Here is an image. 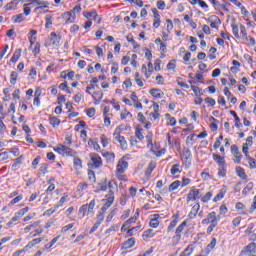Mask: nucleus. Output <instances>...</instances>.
I'll return each instance as SVG.
<instances>
[{
  "mask_svg": "<svg viewBox=\"0 0 256 256\" xmlns=\"http://www.w3.org/2000/svg\"><path fill=\"white\" fill-rule=\"evenodd\" d=\"M152 13L154 15V21H161V15L159 14V11H157V8H153Z\"/></svg>",
  "mask_w": 256,
  "mask_h": 256,
  "instance_id": "obj_50",
  "label": "nucleus"
},
{
  "mask_svg": "<svg viewBox=\"0 0 256 256\" xmlns=\"http://www.w3.org/2000/svg\"><path fill=\"white\" fill-rule=\"evenodd\" d=\"M121 131L122 128L121 126H118L115 131H114V138L116 139V141H118V143L121 146V149H127V140H125L124 136H121Z\"/></svg>",
  "mask_w": 256,
  "mask_h": 256,
  "instance_id": "obj_3",
  "label": "nucleus"
},
{
  "mask_svg": "<svg viewBox=\"0 0 256 256\" xmlns=\"http://www.w3.org/2000/svg\"><path fill=\"white\" fill-rule=\"evenodd\" d=\"M230 114L234 117L236 123H235V127H242L243 124H241V119L239 118V116H237V112L231 110Z\"/></svg>",
  "mask_w": 256,
  "mask_h": 256,
  "instance_id": "obj_27",
  "label": "nucleus"
},
{
  "mask_svg": "<svg viewBox=\"0 0 256 256\" xmlns=\"http://www.w3.org/2000/svg\"><path fill=\"white\" fill-rule=\"evenodd\" d=\"M79 215H81L82 217H86V215H89V208L87 204H84L80 207L79 209Z\"/></svg>",
  "mask_w": 256,
  "mask_h": 256,
  "instance_id": "obj_18",
  "label": "nucleus"
},
{
  "mask_svg": "<svg viewBox=\"0 0 256 256\" xmlns=\"http://www.w3.org/2000/svg\"><path fill=\"white\" fill-rule=\"evenodd\" d=\"M191 89L193 93L196 95V97H201V88L197 86H191Z\"/></svg>",
  "mask_w": 256,
  "mask_h": 256,
  "instance_id": "obj_52",
  "label": "nucleus"
},
{
  "mask_svg": "<svg viewBox=\"0 0 256 256\" xmlns=\"http://www.w3.org/2000/svg\"><path fill=\"white\" fill-rule=\"evenodd\" d=\"M17 1H19V0H13V1H11L10 3H8V4L5 6L6 11H11V10H13V9H16V7H17Z\"/></svg>",
  "mask_w": 256,
  "mask_h": 256,
  "instance_id": "obj_31",
  "label": "nucleus"
},
{
  "mask_svg": "<svg viewBox=\"0 0 256 256\" xmlns=\"http://www.w3.org/2000/svg\"><path fill=\"white\" fill-rule=\"evenodd\" d=\"M74 167H75L76 171H79V169L83 168V163L81 162V159L74 158Z\"/></svg>",
  "mask_w": 256,
  "mask_h": 256,
  "instance_id": "obj_37",
  "label": "nucleus"
},
{
  "mask_svg": "<svg viewBox=\"0 0 256 256\" xmlns=\"http://www.w3.org/2000/svg\"><path fill=\"white\" fill-rule=\"evenodd\" d=\"M155 236V234L153 233V229H148V230H146L144 233H143V235H142V237L144 238V239H151L152 237H154Z\"/></svg>",
  "mask_w": 256,
  "mask_h": 256,
  "instance_id": "obj_33",
  "label": "nucleus"
},
{
  "mask_svg": "<svg viewBox=\"0 0 256 256\" xmlns=\"http://www.w3.org/2000/svg\"><path fill=\"white\" fill-rule=\"evenodd\" d=\"M19 57H21V49L16 50L13 54L11 58L12 63H17V61H19Z\"/></svg>",
  "mask_w": 256,
  "mask_h": 256,
  "instance_id": "obj_35",
  "label": "nucleus"
},
{
  "mask_svg": "<svg viewBox=\"0 0 256 256\" xmlns=\"http://www.w3.org/2000/svg\"><path fill=\"white\" fill-rule=\"evenodd\" d=\"M180 241H181V234L175 233V235L172 237L173 245H179Z\"/></svg>",
  "mask_w": 256,
  "mask_h": 256,
  "instance_id": "obj_43",
  "label": "nucleus"
},
{
  "mask_svg": "<svg viewBox=\"0 0 256 256\" xmlns=\"http://www.w3.org/2000/svg\"><path fill=\"white\" fill-rule=\"evenodd\" d=\"M175 67H176V65H175V60H171L169 63H168V65H167V69L168 70H174L175 69Z\"/></svg>",
  "mask_w": 256,
  "mask_h": 256,
  "instance_id": "obj_64",
  "label": "nucleus"
},
{
  "mask_svg": "<svg viewBox=\"0 0 256 256\" xmlns=\"http://www.w3.org/2000/svg\"><path fill=\"white\" fill-rule=\"evenodd\" d=\"M211 197H213V193L207 192L201 199L203 203H208L211 200Z\"/></svg>",
  "mask_w": 256,
  "mask_h": 256,
  "instance_id": "obj_44",
  "label": "nucleus"
},
{
  "mask_svg": "<svg viewBox=\"0 0 256 256\" xmlns=\"http://www.w3.org/2000/svg\"><path fill=\"white\" fill-rule=\"evenodd\" d=\"M14 23H21L22 21H25V17L23 16V14H18L14 17H12Z\"/></svg>",
  "mask_w": 256,
  "mask_h": 256,
  "instance_id": "obj_42",
  "label": "nucleus"
},
{
  "mask_svg": "<svg viewBox=\"0 0 256 256\" xmlns=\"http://www.w3.org/2000/svg\"><path fill=\"white\" fill-rule=\"evenodd\" d=\"M20 201H23V196H17L15 197L11 202L10 205H17V203H19Z\"/></svg>",
  "mask_w": 256,
  "mask_h": 256,
  "instance_id": "obj_58",
  "label": "nucleus"
},
{
  "mask_svg": "<svg viewBox=\"0 0 256 256\" xmlns=\"http://www.w3.org/2000/svg\"><path fill=\"white\" fill-rule=\"evenodd\" d=\"M115 201V196L110 195L107 196V202L103 205L100 213H102L104 215L105 211H107V209H109V207H111V205H113V202Z\"/></svg>",
  "mask_w": 256,
  "mask_h": 256,
  "instance_id": "obj_13",
  "label": "nucleus"
},
{
  "mask_svg": "<svg viewBox=\"0 0 256 256\" xmlns=\"http://www.w3.org/2000/svg\"><path fill=\"white\" fill-rule=\"evenodd\" d=\"M215 245H217V239L213 238L211 243L207 245L204 251L208 252V254L211 253L212 249H215Z\"/></svg>",
  "mask_w": 256,
  "mask_h": 256,
  "instance_id": "obj_23",
  "label": "nucleus"
},
{
  "mask_svg": "<svg viewBox=\"0 0 256 256\" xmlns=\"http://www.w3.org/2000/svg\"><path fill=\"white\" fill-rule=\"evenodd\" d=\"M236 172H237L238 177L245 179V170L243 168L237 167Z\"/></svg>",
  "mask_w": 256,
  "mask_h": 256,
  "instance_id": "obj_51",
  "label": "nucleus"
},
{
  "mask_svg": "<svg viewBox=\"0 0 256 256\" xmlns=\"http://www.w3.org/2000/svg\"><path fill=\"white\" fill-rule=\"evenodd\" d=\"M126 39H127V41H128L129 43H132L134 49H137V47H139V45L137 44V42L135 41V39H133V36L128 35V36L126 37Z\"/></svg>",
  "mask_w": 256,
  "mask_h": 256,
  "instance_id": "obj_49",
  "label": "nucleus"
},
{
  "mask_svg": "<svg viewBox=\"0 0 256 256\" xmlns=\"http://www.w3.org/2000/svg\"><path fill=\"white\" fill-rule=\"evenodd\" d=\"M135 245V238H130L123 243V249H131Z\"/></svg>",
  "mask_w": 256,
  "mask_h": 256,
  "instance_id": "obj_20",
  "label": "nucleus"
},
{
  "mask_svg": "<svg viewBox=\"0 0 256 256\" xmlns=\"http://www.w3.org/2000/svg\"><path fill=\"white\" fill-rule=\"evenodd\" d=\"M54 151L60 155H67L68 157H75L77 152L63 144H60L58 147L54 148Z\"/></svg>",
  "mask_w": 256,
  "mask_h": 256,
  "instance_id": "obj_2",
  "label": "nucleus"
},
{
  "mask_svg": "<svg viewBox=\"0 0 256 256\" xmlns=\"http://www.w3.org/2000/svg\"><path fill=\"white\" fill-rule=\"evenodd\" d=\"M141 131H142L141 128L138 127V128H136V132H135L137 139H139L140 141H142V139L145 138Z\"/></svg>",
  "mask_w": 256,
  "mask_h": 256,
  "instance_id": "obj_53",
  "label": "nucleus"
},
{
  "mask_svg": "<svg viewBox=\"0 0 256 256\" xmlns=\"http://www.w3.org/2000/svg\"><path fill=\"white\" fill-rule=\"evenodd\" d=\"M86 115L88 117H94L95 116V108H90L86 111Z\"/></svg>",
  "mask_w": 256,
  "mask_h": 256,
  "instance_id": "obj_63",
  "label": "nucleus"
},
{
  "mask_svg": "<svg viewBox=\"0 0 256 256\" xmlns=\"http://www.w3.org/2000/svg\"><path fill=\"white\" fill-rule=\"evenodd\" d=\"M129 167V162L125 161L123 158L118 161V164L116 166V177L120 181H127V178L125 177L124 173L127 171V168Z\"/></svg>",
  "mask_w": 256,
  "mask_h": 256,
  "instance_id": "obj_1",
  "label": "nucleus"
},
{
  "mask_svg": "<svg viewBox=\"0 0 256 256\" xmlns=\"http://www.w3.org/2000/svg\"><path fill=\"white\" fill-rule=\"evenodd\" d=\"M50 35L52 39V44L57 47L61 41V36H58L55 32H52Z\"/></svg>",
  "mask_w": 256,
  "mask_h": 256,
  "instance_id": "obj_19",
  "label": "nucleus"
},
{
  "mask_svg": "<svg viewBox=\"0 0 256 256\" xmlns=\"http://www.w3.org/2000/svg\"><path fill=\"white\" fill-rule=\"evenodd\" d=\"M41 221H36L31 225H28L24 228V233H29V231H31V229H37V227H39Z\"/></svg>",
  "mask_w": 256,
  "mask_h": 256,
  "instance_id": "obj_25",
  "label": "nucleus"
},
{
  "mask_svg": "<svg viewBox=\"0 0 256 256\" xmlns=\"http://www.w3.org/2000/svg\"><path fill=\"white\" fill-rule=\"evenodd\" d=\"M253 190V182L248 183V185L243 189V195H247L250 191Z\"/></svg>",
  "mask_w": 256,
  "mask_h": 256,
  "instance_id": "obj_47",
  "label": "nucleus"
},
{
  "mask_svg": "<svg viewBox=\"0 0 256 256\" xmlns=\"http://www.w3.org/2000/svg\"><path fill=\"white\" fill-rule=\"evenodd\" d=\"M248 163L250 165V169H255V167H256V160L255 159L249 158Z\"/></svg>",
  "mask_w": 256,
  "mask_h": 256,
  "instance_id": "obj_62",
  "label": "nucleus"
},
{
  "mask_svg": "<svg viewBox=\"0 0 256 256\" xmlns=\"http://www.w3.org/2000/svg\"><path fill=\"white\" fill-rule=\"evenodd\" d=\"M63 19L65 21V23L69 24V23H74L75 19H77V16L75 15V12H66L63 14Z\"/></svg>",
  "mask_w": 256,
  "mask_h": 256,
  "instance_id": "obj_11",
  "label": "nucleus"
},
{
  "mask_svg": "<svg viewBox=\"0 0 256 256\" xmlns=\"http://www.w3.org/2000/svg\"><path fill=\"white\" fill-rule=\"evenodd\" d=\"M231 27L233 35L236 37V39H239V26H237L236 23H232Z\"/></svg>",
  "mask_w": 256,
  "mask_h": 256,
  "instance_id": "obj_36",
  "label": "nucleus"
},
{
  "mask_svg": "<svg viewBox=\"0 0 256 256\" xmlns=\"http://www.w3.org/2000/svg\"><path fill=\"white\" fill-rule=\"evenodd\" d=\"M93 209H95V200H92L88 205V213H93Z\"/></svg>",
  "mask_w": 256,
  "mask_h": 256,
  "instance_id": "obj_61",
  "label": "nucleus"
},
{
  "mask_svg": "<svg viewBox=\"0 0 256 256\" xmlns=\"http://www.w3.org/2000/svg\"><path fill=\"white\" fill-rule=\"evenodd\" d=\"M100 139L103 147H107V145H109V139H107V136L101 135Z\"/></svg>",
  "mask_w": 256,
  "mask_h": 256,
  "instance_id": "obj_54",
  "label": "nucleus"
},
{
  "mask_svg": "<svg viewBox=\"0 0 256 256\" xmlns=\"http://www.w3.org/2000/svg\"><path fill=\"white\" fill-rule=\"evenodd\" d=\"M193 253V247L188 246L181 254L180 256H191Z\"/></svg>",
  "mask_w": 256,
  "mask_h": 256,
  "instance_id": "obj_41",
  "label": "nucleus"
},
{
  "mask_svg": "<svg viewBox=\"0 0 256 256\" xmlns=\"http://www.w3.org/2000/svg\"><path fill=\"white\" fill-rule=\"evenodd\" d=\"M225 193H227V186H223L220 192L215 196L213 199L214 203H217V201H221L225 197Z\"/></svg>",
  "mask_w": 256,
  "mask_h": 256,
  "instance_id": "obj_14",
  "label": "nucleus"
},
{
  "mask_svg": "<svg viewBox=\"0 0 256 256\" xmlns=\"http://www.w3.org/2000/svg\"><path fill=\"white\" fill-rule=\"evenodd\" d=\"M104 220H105V216L103 215V213H99L97 215V220H96L95 224L93 225V227L90 230V234L95 233V231H97V229H99V225H101Z\"/></svg>",
  "mask_w": 256,
  "mask_h": 256,
  "instance_id": "obj_8",
  "label": "nucleus"
},
{
  "mask_svg": "<svg viewBox=\"0 0 256 256\" xmlns=\"http://www.w3.org/2000/svg\"><path fill=\"white\" fill-rule=\"evenodd\" d=\"M141 229V225L133 227L127 231V237H133V233L139 231Z\"/></svg>",
  "mask_w": 256,
  "mask_h": 256,
  "instance_id": "obj_39",
  "label": "nucleus"
},
{
  "mask_svg": "<svg viewBox=\"0 0 256 256\" xmlns=\"http://www.w3.org/2000/svg\"><path fill=\"white\" fill-rule=\"evenodd\" d=\"M37 5L40 6L35 8V13L41 11V9H47V7L49 6V2H37Z\"/></svg>",
  "mask_w": 256,
  "mask_h": 256,
  "instance_id": "obj_30",
  "label": "nucleus"
},
{
  "mask_svg": "<svg viewBox=\"0 0 256 256\" xmlns=\"http://www.w3.org/2000/svg\"><path fill=\"white\" fill-rule=\"evenodd\" d=\"M108 188L110 191V194L107 195V197H113V191H115V189H117V183H115V181L111 180L108 184Z\"/></svg>",
  "mask_w": 256,
  "mask_h": 256,
  "instance_id": "obj_24",
  "label": "nucleus"
},
{
  "mask_svg": "<svg viewBox=\"0 0 256 256\" xmlns=\"http://www.w3.org/2000/svg\"><path fill=\"white\" fill-rule=\"evenodd\" d=\"M43 241V238H36L33 239L32 241H30L26 247H28L29 249H33V247H35V245H39V243H41Z\"/></svg>",
  "mask_w": 256,
  "mask_h": 256,
  "instance_id": "obj_22",
  "label": "nucleus"
},
{
  "mask_svg": "<svg viewBox=\"0 0 256 256\" xmlns=\"http://www.w3.org/2000/svg\"><path fill=\"white\" fill-rule=\"evenodd\" d=\"M209 223L217 224V214L215 212H211L208 214V217L202 220L203 225H207Z\"/></svg>",
  "mask_w": 256,
  "mask_h": 256,
  "instance_id": "obj_9",
  "label": "nucleus"
},
{
  "mask_svg": "<svg viewBox=\"0 0 256 256\" xmlns=\"http://www.w3.org/2000/svg\"><path fill=\"white\" fill-rule=\"evenodd\" d=\"M199 209H201V206L199 205V203L195 204L192 207L189 217H195L197 215V213H199Z\"/></svg>",
  "mask_w": 256,
  "mask_h": 256,
  "instance_id": "obj_29",
  "label": "nucleus"
},
{
  "mask_svg": "<svg viewBox=\"0 0 256 256\" xmlns=\"http://www.w3.org/2000/svg\"><path fill=\"white\" fill-rule=\"evenodd\" d=\"M88 145L90 147H93L96 151H99V149H101V146H99V143H97V141H95L93 139L88 140Z\"/></svg>",
  "mask_w": 256,
  "mask_h": 256,
  "instance_id": "obj_32",
  "label": "nucleus"
},
{
  "mask_svg": "<svg viewBox=\"0 0 256 256\" xmlns=\"http://www.w3.org/2000/svg\"><path fill=\"white\" fill-rule=\"evenodd\" d=\"M150 95H152V97H155L156 99H161V97H163L164 93L160 89H151Z\"/></svg>",
  "mask_w": 256,
  "mask_h": 256,
  "instance_id": "obj_16",
  "label": "nucleus"
},
{
  "mask_svg": "<svg viewBox=\"0 0 256 256\" xmlns=\"http://www.w3.org/2000/svg\"><path fill=\"white\" fill-rule=\"evenodd\" d=\"M155 167H157V163L151 161L146 169V175L149 177L151 173L155 170Z\"/></svg>",
  "mask_w": 256,
  "mask_h": 256,
  "instance_id": "obj_21",
  "label": "nucleus"
},
{
  "mask_svg": "<svg viewBox=\"0 0 256 256\" xmlns=\"http://www.w3.org/2000/svg\"><path fill=\"white\" fill-rule=\"evenodd\" d=\"M49 123L50 125H52L53 127L59 125L61 123V120H59L58 118H55V117H51L49 119Z\"/></svg>",
  "mask_w": 256,
  "mask_h": 256,
  "instance_id": "obj_48",
  "label": "nucleus"
},
{
  "mask_svg": "<svg viewBox=\"0 0 256 256\" xmlns=\"http://www.w3.org/2000/svg\"><path fill=\"white\" fill-rule=\"evenodd\" d=\"M187 227V221L182 222L177 228L175 233H178L181 235V233H183V231L185 230V228Z\"/></svg>",
  "mask_w": 256,
  "mask_h": 256,
  "instance_id": "obj_34",
  "label": "nucleus"
},
{
  "mask_svg": "<svg viewBox=\"0 0 256 256\" xmlns=\"http://www.w3.org/2000/svg\"><path fill=\"white\" fill-rule=\"evenodd\" d=\"M19 77V74L15 71H13L10 75V83L12 85H15V83H17V78Z\"/></svg>",
  "mask_w": 256,
  "mask_h": 256,
  "instance_id": "obj_38",
  "label": "nucleus"
},
{
  "mask_svg": "<svg viewBox=\"0 0 256 256\" xmlns=\"http://www.w3.org/2000/svg\"><path fill=\"white\" fill-rule=\"evenodd\" d=\"M69 195L65 194L63 195V197L59 200L58 204H56L54 206V209H59V207H63L65 201H67Z\"/></svg>",
  "mask_w": 256,
  "mask_h": 256,
  "instance_id": "obj_28",
  "label": "nucleus"
},
{
  "mask_svg": "<svg viewBox=\"0 0 256 256\" xmlns=\"http://www.w3.org/2000/svg\"><path fill=\"white\" fill-rule=\"evenodd\" d=\"M19 219H21V218L15 214V216L12 217V219L7 223V227H11V225L16 223V221H19Z\"/></svg>",
  "mask_w": 256,
  "mask_h": 256,
  "instance_id": "obj_55",
  "label": "nucleus"
},
{
  "mask_svg": "<svg viewBox=\"0 0 256 256\" xmlns=\"http://www.w3.org/2000/svg\"><path fill=\"white\" fill-rule=\"evenodd\" d=\"M256 253V243H250L244 250L241 251L240 256H250Z\"/></svg>",
  "mask_w": 256,
  "mask_h": 256,
  "instance_id": "obj_6",
  "label": "nucleus"
},
{
  "mask_svg": "<svg viewBox=\"0 0 256 256\" xmlns=\"http://www.w3.org/2000/svg\"><path fill=\"white\" fill-rule=\"evenodd\" d=\"M45 19H46V28L48 29V27H51V25H53V21H51L53 19V16L47 15Z\"/></svg>",
  "mask_w": 256,
  "mask_h": 256,
  "instance_id": "obj_56",
  "label": "nucleus"
},
{
  "mask_svg": "<svg viewBox=\"0 0 256 256\" xmlns=\"http://www.w3.org/2000/svg\"><path fill=\"white\" fill-rule=\"evenodd\" d=\"M29 41H30V49H32V52L34 53V55H37L41 51L40 50L41 44H39V42H35L37 41V37L30 36Z\"/></svg>",
  "mask_w": 256,
  "mask_h": 256,
  "instance_id": "obj_5",
  "label": "nucleus"
},
{
  "mask_svg": "<svg viewBox=\"0 0 256 256\" xmlns=\"http://www.w3.org/2000/svg\"><path fill=\"white\" fill-rule=\"evenodd\" d=\"M175 227H177V220H172L168 226V231H173V229H175Z\"/></svg>",
  "mask_w": 256,
  "mask_h": 256,
  "instance_id": "obj_59",
  "label": "nucleus"
},
{
  "mask_svg": "<svg viewBox=\"0 0 256 256\" xmlns=\"http://www.w3.org/2000/svg\"><path fill=\"white\" fill-rule=\"evenodd\" d=\"M28 250H29L28 246H25L22 250L16 251L12 256H19L23 253H27Z\"/></svg>",
  "mask_w": 256,
  "mask_h": 256,
  "instance_id": "obj_57",
  "label": "nucleus"
},
{
  "mask_svg": "<svg viewBox=\"0 0 256 256\" xmlns=\"http://www.w3.org/2000/svg\"><path fill=\"white\" fill-rule=\"evenodd\" d=\"M213 159L218 163L219 167H225L227 165L225 158L219 154H213Z\"/></svg>",
  "mask_w": 256,
  "mask_h": 256,
  "instance_id": "obj_15",
  "label": "nucleus"
},
{
  "mask_svg": "<svg viewBox=\"0 0 256 256\" xmlns=\"http://www.w3.org/2000/svg\"><path fill=\"white\" fill-rule=\"evenodd\" d=\"M197 199H201V192L199 189L192 187L187 195L186 201L187 203H191V201H197Z\"/></svg>",
  "mask_w": 256,
  "mask_h": 256,
  "instance_id": "obj_4",
  "label": "nucleus"
},
{
  "mask_svg": "<svg viewBox=\"0 0 256 256\" xmlns=\"http://www.w3.org/2000/svg\"><path fill=\"white\" fill-rule=\"evenodd\" d=\"M24 15H31V7H29V4H24Z\"/></svg>",
  "mask_w": 256,
  "mask_h": 256,
  "instance_id": "obj_60",
  "label": "nucleus"
},
{
  "mask_svg": "<svg viewBox=\"0 0 256 256\" xmlns=\"http://www.w3.org/2000/svg\"><path fill=\"white\" fill-rule=\"evenodd\" d=\"M181 185V181L176 180L173 183L170 184L168 191L171 193V191H176V189H179Z\"/></svg>",
  "mask_w": 256,
  "mask_h": 256,
  "instance_id": "obj_26",
  "label": "nucleus"
},
{
  "mask_svg": "<svg viewBox=\"0 0 256 256\" xmlns=\"http://www.w3.org/2000/svg\"><path fill=\"white\" fill-rule=\"evenodd\" d=\"M208 21H209L210 27L212 29H219V25H221V19H219V17H217V16H210Z\"/></svg>",
  "mask_w": 256,
  "mask_h": 256,
  "instance_id": "obj_10",
  "label": "nucleus"
},
{
  "mask_svg": "<svg viewBox=\"0 0 256 256\" xmlns=\"http://www.w3.org/2000/svg\"><path fill=\"white\" fill-rule=\"evenodd\" d=\"M180 165L174 164L171 168V175H177V173H181V170H179Z\"/></svg>",
  "mask_w": 256,
  "mask_h": 256,
  "instance_id": "obj_45",
  "label": "nucleus"
},
{
  "mask_svg": "<svg viewBox=\"0 0 256 256\" xmlns=\"http://www.w3.org/2000/svg\"><path fill=\"white\" fill-rule=\"evenodd\" d=\"M155 218L150 220V227L157 229L159 227V214L154 215Z\"/></svg>",
  "mask_w": 256,
  "mask_h": 256,
  "instance_id": "obj_17",
  "label": "nucleus"
},
{
  "mask_svg": "<svg viewBox=\"0 0 256 256\" xmlns=\"http://www.w3.org/2000/svg\"><path fill=\"white\" fill-rule=\"evenodd\" d=\"M84 17H86V19L91 18L95 21V19H97L98 15H97V12L94 11V12L84 13Z\"/></svg>",
  "mask_w": 256,
  "mask_h": 256,
  "instance_id": "obj_40",
  "label": "nucleus"
},
{
  "mask_svg": "<svg viewBox=\"0 0 256 256\" xmlns=\"http://www.w3.org/2000/svg\"><path fill=\"white\" fill-rule=\"evenodd\" d=\"M226 173H227V165L219 166V172H218L219 177H225Z\"/></svg>",
  "mask_w": 256,
  "mask_h": 256,
  "instance_id": "obj_46",
  "label": "nucleus"
},
{
  "mask_svg": "<svg viewBox=\"0 0 256 256\" xmlns=\"http://www.w3.org/2000/svg\"><path fill=\"white\" fill-rule=\"evenodd\" d=\"M90 158L92 161V165L95 169H99V167H101V165H103V161L101 160L99 155L92 153V154H90Z\"/></svg>",
  "mask_w": 256,
  "mask_h": 256,
  "instance_id": "obj_7",
  "label": "nucleus"
},
{
  "mask_svg": "<svg viewBox=\"0 0 256 256\" xmlns=\"http://www.w3.org/2000/svg\"><path fill=\"white\" fill-rule=\"evenodd\" d=\"M231 151L235 157V163H241V152H239V147H237V145H232L231 146Z\"/></svg>",
  "mask_w": 256,
  "mask_h": 256,
  "instance_id": "obj_12",
  "label": "nucleus"
}]
</instances>
